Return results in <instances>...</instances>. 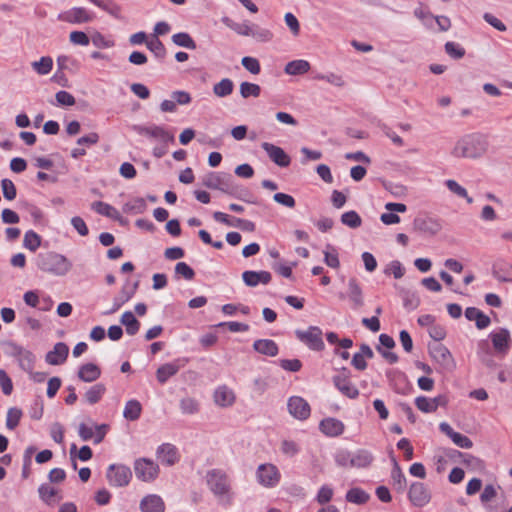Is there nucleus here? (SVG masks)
Segmentation results:
<instances>
[{"label":"nucleus","mask_w":512,"mask_h":512,"mask_svg":"<svg viewBox=\"0 0 512 512\" xmlns=\"http://www.w3.org/2000/svg\"><path fill=\"white\" fill-rule=\"evenodd\" d=\"M488 149L487 138L480 133L465 135L455 144L452 154L462 158H479Z\"/></svg>","instance_id":"1"},{"label":"nucleus","mask_w":512,"mask_h":512,"mask_svg":"<svg viewBox=\"0 0 512 512\" xmlns=\"http://www.w3.org/2000/svg\"><path fill=\"white\" fill-rule=\"evenodd\" d=\"M36 266L44 272L64 276L71 270L72 262L62 254L47 251L37 255Z\"/></svg>","instance_id":"2"},{"label":"nucleus","mask_w":512,"mask_h":512,"mask_svg":"<svg viewBox=\"0 0 512 512\" xmlns=\"http://www.w3.org/2000/svg\"><path fill=\"white\" fill-rule=\"evenodd\" d=\"M206 480L209 489L215 496L225 500L228 504L231 503L232 495L230 493V480L223 470L212 469L208 471Z\"/></svg>","instance_id":"3"},{"label":"nucleus","mask_w":512,"mask_h":512,"mask_svg":"<svg viewBox=\"0 0 512 512\" xmlns=\"http://www.w3.org/2000/svg\"><path fill=\"white\" fill-rule=\"evenodd\" d=\"M230 179L231 175L229 174L209 172L203 177L202 184L209 189L220 190L248 203H256L254 200L246 199L242 195H237L230 184Z\"/></svg>","instance_id":"4"},{"label":"nucleus","mask_w":512,"mask_h":512,"mask_svg":"<svg viewBox=\"0 0 512 512\" xmlns=\"http://www.w3.org/2000/svg\"><path fill=\"white\" fill-rule=\"evenodd\" d=\"M350 378L351 371L347 368H342L338 374L332 377V382L342 395L350 399H356L359 396V390Z\"/></svg>","instance_id":"5"},{"label":"nucleus","mask_w":512,"mask_h":512,"mask_svg":"<svg viewBox=\"0 0 512 512\" xmlns=\"http://www.w3.org/2000/svg\"><path fill=\"white\" fill-rule=\"evenodd\" d=\"M159 466L153 460L140 458L134 462V472L137 479L143 482H153L159 475Z\"/></svg>","instance_id":"6"},{"label":"nucleus","mask_w":512,"mask_h":512,"mask_svg":"<svg viewBox=\"0 0 512 512\" xmlns=\"http://www.w3.org/2000/svg\"><path fill=\"white\" fill-rule=\"evenodd\" d=\"M430 356L446 371H453L456 367L455 360L449 349L442 343L430 344Z\"/></svg>","instance_id":"7"},{"label":"nucleus","mask_w":512,"mask_h":512,"mask_svg":"<svg viewBox=\"0 0 512 512\" xmlns=\"http://www.w3.org/2000/svg\"><path fill=\"white\" fill-rule=\"evenodd\" d=\"M295 335L302 343L311 350L322 351L325 347L322 339V330L317 326H310L308 330H296Z\"/></svg>","instance_id":"8"},{"label":"nucleus","mask_w":512,"mask_h":512,"mask_svg":"<svg viewBox=\"0 0 512 512\" xmlns=\"http://www.w3.org/2000/svg\"><path fill=\"white\" fill-rule=\"evenodd\" d=\"M95 14L84 7H73L58 14L57 19L69 24H84L93 21Z\"/></svg>","instance_id":"9"},{"label":"nucleus","mask_w":512,"mask_h":512,"mask_svg":"<svg viewBox=\"0 0 512 512\" xmlns=\"http://www.w3.org/2000/svg\"><path fill=\"white\" fill-rule=\"evenodd\" d=\"M108 431V425L107 424H99L95 425L94 427H90L86 425L85 423H81L78 427V434L79 437L83 441H89L93 440L94 444L101 443Z\"/></svg>","instance_id":"10"},{"label":"nucleus","mask_w":512,"mask_h":512,"mask_svg":"<svg viewBox=\"0 0 512 512\" xmlns=\"http://www.w3.org/2000/svg\"><path fill=\"white\" fill-rule=\"evenodd\" d=\"M133 129L138 132L140 135L158 139L164 144L169 142L174 143L175 138L174 135L167 130H165L161 126L151 125V126H134Z\"/></svg>","instance_id":"11"},{"label":"nucleus","mask_w":512,"mask_h":512,"mask_svg":"<svg viewBox=\"0 0 512 512\" xmlns=\"http://www.w3.org/2000/svg\"><path fill=\"white\" fill-rule=\"evenodd\" d=\"M257 479L265 487H274L280 481V473L273 464H261L257 469Z\"/></svg>","instance_id":"12"},{"label":"nucleus","mask_w":512,"mask_h":512,"mask_svg":"<svg viewBox=\"0 0 512 512\" xmlns=\"http://www.w3.org/2000/svg\"><path fill=\"white\" fill-rule=\"evenodd\" d=\"M408 497L414 506L424 507L430 502L431 494L424 483L414 482L410 486Z\"/></svg>","instance_id":"13"},{"label":"nucleus","mask_w":512,"mask_h":512,"mask_svg":"<svg viewBox=\"0 0 512 512\" xmlns=\"http://www.w3.org/2000/svg\"><path fill=\"white\" fill-rule=\"evenodd\" d=\"M289 413L298 420H306L310 416L309 403L299 396H292L287 403Z\"/></svg>","instance_id":"14"},{"label":"nucleus","mask_w":512,"mask_h":512,"mask_svg":"<svg viewBox=\"0 0 512 512\" xmlns=\"http://www.w3.org/2000/svg\"><path fill=\"white\" fill-rule=\"evenodd\" d=\"M261 147L276 165L280 167H287L290 165L291 159L281 147L268 142H263Z\"/></svg>","instance_id":"15"},{"label":"nucleus","mask_w":512,"mask_h":512,"mask_svg":"<svg viewBox=\"0 0 512 512\" xmlns=\"http://www.w3.org/2000/svg\"><path fill=\"white\" fill-rule=\"evenodd\" d=\"M413 225L415 230L430 236L436 235L442 229L441 222L431 217H416Z\"/></svg>","instance_id":"16"},{"label":"nucleus","mask_w":512,"mask_h":512,"mask_svg":"<svg viewBox=\"0 0 512 512\" xmlns=\"http://www.w3.org/2000/svg\"><path fill=\"white\" fill-rule=\"evenodd\" d=\"M107 478L113 486H125L128 484V468L124 465L112 464L108 468Z\"/></svg>","instance_id":"17"},{"label":"nucleus","mask_w":512,"mask_h":512,"mask_svg":"<svg viewBox=\"0 0 512 512\" xmlns=\"http://www.w3.org/2000/svg\"><path fill=\"white\" fill-rule=\"evenodd\" d=\"M156 455L160 462L167 466L176 464L180 459L177 448L170 443L160 445L157 448Z\"/></svg>","instance_id":"18"},{"label":"nucleus","mask_w":512,"mask_h":512,"mask_svg":"<svg viewBox=\"0 0 512 512\" xmlns=\"http://www.w3.org/2000/svg\"><path fill=\"white\" fill-rule=\"evenodd\" d=\"M69 354V347L64 342H58L54 345L53 349L45 356V361L50 365L63 364Z\"/></svg>","instance_id":"19"},{"label":"nucleus","mask_w":512,"mask_h":512,"mask_svg":"<svg viewBox=\"0 0 512 512\" xmlns=\"http://www.w3.org/2000/svg\"><path fill=\"white\" fill-rule=\"evenodd\" d=\"M347 298L353 309H359L364 305L363 291L356 278H350L348 281Z\"/></svg>","instance_id":"20"},{"label":"nucleus","mask_w":512,"mask_h":512,"mask_svg":"<svg viewBox=\"0 0 512 512\" xmlns=\"http://www.w3.org/2000/svg\"><path fill=\"white\" fill-rule=\"evenodd\" d=\"M344 424L342 421L328 417L323 419L319 424L320 431L329 436V437H337L344 432Z\"/></svg>","instance_id":"21"},{"label":"nucleus","mask_w":512,"mask_h":512,"mask_svg":"<svg viewBox=\"0 0 512 512\" xmlns=\"http://www.w3.org/2000/svg\"><path fill=\"white\" fill-rule=\"evenodd\" d=\"M271 273L268 271H244L242 279L244 283L249 287H255L258 284H268L271 281Z\"/></svg>","instance_id":"22"},{"label":"nucleus","mask_w":512,"mask_h":512,"mask_svg":"<svg viewBox=\"0 0 512 512\" xmlns=\"http://www.w3.org/2000/svg\"><path fill=\"white\" fill-rule=\"evenodd\" d=\"M492 275L499 282H512V264L504 260L496 261L492 266Z\"/></svg>","instance_id":"23"},{"label":"nucleus","mask_w":512,"mask_h":512,"mask_svg":"<svg viewBox=\"0 0 512 512\" xmlns=\"http://www.w3.org/2000/svg\"><path fill=\"white\" fill-rule=\"evenodd\" d=\"M490 338L496 351L506 352L509 349L511 338L507 329L501 328L498 332H492Z\"/></svg>","instance_id":"24"},{"label":"nucleus","mask_w":512,"mask_h":512,"mask_svg":"<svg viewBox=\"0 0 512 512\" xmlns=\"http://www.w3.org/2000/svg\"><path fill=\"white\" fill-rule=\"evenodd\" d=\"M140 509L142 512H164L165 504L160 496L151 494L141 500Z\"/></svg>","instance_id":"25"},{"label":"nucleus","mask_w":512,"mask_h":512,"mask_svg":"<svg viewBox=\"0 0 512 512\" xmlns=\"http://www.w3.org/2000/svg\"><path fill=\"white\" fill-rule=\"evenodd\" d=\"M391 461L393 464L392 471H391L392 485L396 491H398L400 493L404 492L406 489V484H407L406 477L403 474L401 467L394 456H391Z\"/></svg>","instance_id":"26"},{"label":"nucleus","mask_w":512,"mask_h":512,"mask_svg":"<svg viewBox=\"0 0 512 512\" xmlns=\"http://www.w3.org/2000/svg\"><path fill=\"white\" fill-rule=\"evenodd\" d=\"M253 349L256 352L269 357H275L279 352L277 343L271 339L255 340L253 343Z\"/></svg>","instance_id":"27"},{"label":"nucleus","mask_w":512,"mask_h":512,"mask_svg":"<svg viewBox=\"0 0 512 512\" xmlns=\"http://www.w3.org/2000/svg\"><path fill=\"white\" fill-rule=\"evenodd\" d=\"M465 317L469 321H475L476 327L480 330L487 328L491 323L489 316L476 307L466 308Z\"/></svg>","instance_id":"28"},{"label":"nucleus","mask_w":512,"mask_h":512,"mask_svg":"<svg viewBox=\"0 0 512 512\" xmlns=\"http://www.w3.org/2000/svg\"><path fill=\"white\" fill-rule=\"evenodd\" d=\"M101 375L100 368L94 363H86L79 367L78 377L83 382H94Z\"/></svg>","instance_id":"29"},{"label":"nucleus","mask_w":512,"mask_h":512,"mask_svg":"<svg viewBox=\"0 0 512 512\" xmlns=\"http://www.w3.org/2000/svg\"><path fill=\"white\" fill-rule=\"evenodd\" d=\"M181 366L178 361L165 363L161 365L156 371V378L160 384H165L169 378L176 375Z\"/></svg>","instance_id":"30"},{"label":"nucleus","mask_w":512,"mask_h":512,"mask_svg":"<svg viewBox=\"0 0 512 512\" xmlns=\"http://www.w3.org/2000/svg\"><path fill=\"white\" fill-rule=\"evenodd\" d=\"M215 403L221 407L231 406L235 402V394L227 386L218 387L214 392Z\"/></svg>","instance_id":"31"},{"label":"nucleus","mask_w":512,"mask_h":512,"mask_svg":"<svg viewBox=\"0 0 512 512\" xmlns=\"http://www.w3.org/2000/svg\"><path fill=\"white\" fill-rule=\"evenodd\" d=\"M352 457V467L355 468H367L374 460L373 454L366 449H358L352 453Z\"/></svg>","instance_id":"32"},{"label":"nucleus","mask_w":512,"mask_h":512,"mask_svg":"<svg viewBox=\"0 0 512 512\" xmlns=\"http://www.w3.org/2000/svg\"><path fill=\"white\" fill-rule=\"evenodd\" d=\"M345 499L349 503L363 505L368 502L370 495L362 488L353 487L347 491Z\"/></svg>","instance_id":"33"},{"label":"nucleus","mask_w":512,"mask_h":512,"mask_svg":"<svg viewBox=\"0 0 512 512\" xmlns=\"http://www.w3.org/2000/svg\"><path fill=\"white\" fill-rule=\"evenodd\" d=\"M310 70V63L306 60H293L285 65L284 72L288 75H302Z\"/></svg>","instance_id":"34"},{"label":"nucleus","mask_w":512,"mask_h":512,"mask_svg":"<svg viewBox=\"0 0 512 512\" xmlns=\"http://www.w3.org/2000/svg\"><path fill=\"white\" fill-rule=\"evenodd\" d=\"M106 391L102 383H97L91 386L85 393V399L89 404H96L101 400Z\"/></svg>","instance_id":"35"},{"label":"nucleus","mask_w":512,"mask_h":512,"mask_svg":"<svg viewBox=\"0 0 512 512\" xmlns=\"http://www.w3.org/2000/svg\"><path fill=\"white\" fill-rule=\"evenodd\" d=\"M172 42L179 47H184L191 50H194L197 47L195 41L187 32H179L174 34L172 36Z\"/></svg>","instance_id":"36"},{"label":"nucleus","mask_w":512,"mask_h":512,"mask_svg":"<svg viewBox=\"0 0 512 512\" xmlns=\"http://www.w3.org/2000/svg\"><path fill=\"white\" fill-rule=\"evenodd\" d=\"M234 84L229 78H224L213 86V93L218 97H227L233 92Z\"/></svg>","instance_id":"37"},{"label":"nucleus","mask_w":512,"mask_h":512,"mask_svg":"<svg viewBox=\"0 0 512 512\" xmlns=\"http://www.w3.org/2000/svg\"><path fill=\"white\" fill-rule=\"evenodd\" d=\"M222 21L227 27H229L239 35L250 36L251 34L252 24L250 25L248 23H237L228 17H224Z\"/></svg>","instance_id":"38"},{"label":"nucleus","mask_w":512,"mask_h":512,"mask_svg":"<svg viewBox=\"0 0 512 512\" xmlns=\"http://www.w3.org/2000/svg\"><path fill=\"white\" fill-rule=\"evenodd\" d=\"M41 245V237L34 231V230H28L26 231L23 239V246L32 251L35 252Z\"/></svg>","instance_id":"39"},{"label":"nucleus","mask_w":512,"mask_h":512,"mask_svg":"<svg viewBox=\"0 0 512 512\" xmlns=\"http://www.w3.org/2000/svg\"><path fill=\"white\" fill-rule=\"evenodd\" d=\"M250 36L254 38L257 42H269L273 39V33L267 29L262 28L257 24H252L251 34Z\"/></svg>","instance_id":"40"},{"label":"nucleus","mask_w":512,"mask_h":512,"mask_svg":"<svg viewBox=\"0 0 512 512\" xmlns=\"http://www.w3.org/2000/svg\"><path fill=\"white\" fill-rule=\"evenodd\" d=\"M32 67L39 75H47L53 68V60L49 56H43L38 61H34Z\"/></svg>","instance_id":"41"},{"label":"nucleus","mask_w":512,"mask_h":512,"mask_svg":"<svg viewBox=\"0 0 512 512\" xmlns=\"http://www.w3.org/2000/svg\"><path fill=\"white\" fill-rule=\"evenodd\" d=\"M91 208L96 213L110 218H115L118 214L114 207L102 201H95L92 203Z\"/></svg>","instance_id":"42"},{"label":"nucleus","mask_w":512,"mask_h":512,"mask_svg":"<svg viewBox=\"0 0 512 512\" xmlns=\"http://www.w3.org/2000/svg\"><path fill=\"white\" fill-rule=\"evenodd\" d=\"M23 413L22 410L17 407H11L7 411L6 416V427L9 430H14L20 423Z\"/></svg>","instance_id":"43"},{"label":"nucleus","mask_w":512,"mask_h":512,"mask_svg":"<svg viewBox=\"0 0 512 512\" xmlns=\"http://www.w3.org/2000/svg\"><path fill=\"white\" fill-rule=\"evenodd\" d=\"M180 409L183 414H195L199 411L200 404L193 397H183L180 400Z\"/></svg>","instance_id":"44"},{"label":"nucleus","mask_w":512,"mask_h":512,"mask_svg":"<svg viewBox=\"0 0 512 512\" xmlns=\"http://www.w3.org/2000/svg\"><path fill=\"white\" fill-rule=\"evenodd\" d=\"M147 48L155 55L156 58L164 59L166 56V48L157 36L146 42Z\"/></svg>","instance_id":"45"},{"label":"nucleus","mask_w":512,"mask_h":512,"mask_svg":"<svg viewBox=\"0 0 512 512\" xmlns=\"http://www.w3.org/2000/svg\"><path fill=\"white\" fill-rule=\"evenodd\" d=\"M341 222L350 228H358L362 224V219L356 211H348L342 214Z\"/></svg>","instance_id":"46"},{"label":"nucleus","mask_w":512,"mask_h":512,"mask_svg":"<svg viewBox=\"0 0 512 512\" xmlns=\"http://www.w3.org/2000/svg\"><path fill=\"white\" fill-rule=\"evenodd\" d=\"M445 185L452 193L465 198L467 203L471 204L473 202V198L468 195L467 190L455 180L449 179L445 182Z\"/></svg>","instance_id":"47"},{"label":"nucleus","mask_w":512,"mask_h":512,"mask_svg":"<svg viewBox=\"0 0 512 512\" xmlns=\"http://www.w3.org/2000/svg\"><path fill=\"white\" fill-rule=\"evenodd\" d=\"M19 366L26 372H31L34 367L35 363V355L29 351L25 350L22 352V354L18 357Z\"/></svg>","instance_id":"48"},{"label":"nucleus","mask_w":512,"mask_h":512,"mask_svg":"<svg viewBox=\"0 0 512 512\" xmlns=\"http://www.w3.org/2000/svg\"><path fill=\"white\" fill-rule=\"evenodd\" d=\"M261 93V88L258 84L250 83V82H242L240 84V94L243 98L248 97H259Z\"/></svg>","instance_id":"49"},{"label":"nucleus","mask_w":512,"mask_h":512,"mask_svg":"<svg viewBox=\"0 0 512 512\" xmlns=\"http://www.w3.org/2000/svg\"><path fill=\"white\" fill-rule=\"evenodd\" d=\"M324 262L326 265L334 269L339 268L340 266L338 253L335 248L329 244L326 246V250L324 251Z\"/></svg>","instance_id":"50"},{"label":"nucleus","mask_w":512,"mask_h":512,"mask_svg":"<svg viewBox=\"0 0 512 512\" xmlns=\"http://www.w3.org/2000/svg\"><path fill=\"white\" fill-rule=\"evenodd\" d=\"M445 52L453 59H461L465 55V49L456 42H446Z\"/></svg>","instance_id":"51"},{"label":"nucleus","mask_w":512,"mask_h":512,"mask_svg":"<svg viewBox=\"0 0 512 512\" xmlns=\"http://www.w3.org/2000/svg\"><path fill=\"white\" fill-rule=\"evenodd\" d=\"M1 188H2V192H3V196L6 200L11 201L16 198L17 190H16V187L12 180L7 179V178L2 179Z\"/></svg>","instance_id":"52"},{"label":"nucleus","mask_w":512,"mask_h":512,"mask_svg":"<svg viewBox=\"0 0 512 512\" xmlns=\"http://www.w3.org/2000/svg\"><path fill=\"white\" fill-rule=\"evenodd\" d=\"M405 269L402 264L398 260H393L389 263V265L385 268L384 273L386 275L393 274L395 279H400L404 276Z\"/></svg>","instance_id":"53"},{"label":"nucleus","mask_w":512,"mask_h":512,"mask_svg":"<svg viewBox=\"0 0 512 512\" xmlns=\"http://www.w3.org/2000/svg\"><path fill=\"white\" fill-rule=\"evenodd\" d=\"M175 274L182 276L186 280H192L195 277L194 270L185 262H178L175 266Z\"/></svg>","instance_id":"54"},{"label":"nucleus","mask_w":512,"mask_h":512,"mask_svg":"<svg viewBox=\"0 0 512 512\" xmlns=\"http://www.w3.org/2000/svg\"><path fill=\"white\" fill-rule=\"evenodd\" d=\"M55 99L58 106H73L76 102L74 96L65 90L58 91Z\"/></svg>","instance_id":"55"},{"label":"nucleus","mask_w":512,"mask_h":512,"mask_svg":"<svg viewBox=\"0 0 512 512\" xmlns=\"http://www.w3.org/2000/svg\"><path fill=\"white\" fill-rule=\"evenodd\" d=\"M352 453L347 450H340L335 455V462L340 467H352Z\"/></svg>","instance_id":"56"},{"label":"nucleus","mask_w":512,"mask_h":512,"mask_svg":"<svg viewBox=\"0 0 512 512\" xmlns=\"http://www.w3.org/2000/svg\"><path fill=\"white\" fill-rule=\"evenodd\" d=\"M333 497V489L328 485H323L320 487L316 500L319 504L324 505L331 501Z\"/></svg>","instance_id":"57"},{"label":"nucleus","mask_w":512,"mask_h":512,"mask_svg":"<svg viewBox=\"0 0 512 512\" xmlns=\"http://www.w3.org/2000/svg\"><path fill=\"white\" fill-rule=\"evenodd\" d=\"M241 63L243 67L248 70L252 74H259L260 73V63L259 61L254 57L245 56L242 58Z\"/></svg>","instance_id":"58"},{"label":"nucleus","mask_w":512,"mask_h":512,"mask_svg":"<svg viewBox=\"0 0 512 512\" xmlns=\"http://www.w3.org/2000/svg\"><path fill=\"white\" fill-rule=\"evenodd\" d=\"M415 405L423 413L435 412V407L432 405L431 399L425 396H418L415 399Z\"/></svg>","instance_id":"59"},{"label":"nucleus","mask_w":512,"mask_h":512,"mask_svg":"<svg viewBox=\"0 0 512 512\" xmlns=\"http://www.w3.org/2000/svg\"><path fill=\"white\" fill-rule=\"evenodd\" d=\"M0 387L4 395H10L13 391L12 380L3 369H0Z\"/></svg>","instance_id":"60"},{"label":"nucleus","mask_w":512,"mask_h":512,"mask_svg":"<svg viewBox=\"0 0 512 512\" xmlns=\"http://www.w3.org/2000/svg\"><path fill=\"white\" fill-rule=\"evenodd\" d=\"M273 199L278 204L288 208H294L296 205V201L291 195L282 192L275 193Z\"/></svg>","instance_id":"61"},{"label":"nucleus","mask_w":512,"mask_h":512,"mask_svg":"<svg viewBox=\"0 0 512 512\" xmlns=\"http://www.w3.org/2000/svg\"><path fill=\"white\" fill-rule=\"evenodd\" d=\"M279 366L286 371L298 372L302 363L299 359H281L279 360Z\"/></svg>","instance_id":"62"},{"label":"nucleus","mask_w":512,"mask_h":512,"mask_svg":"<svg viewBox=\"0 0 512 512\" xmlns=\"http://www.w3.org/2000/svg\"><path fill=\"white\" fill-rule=\"evenodd\" d=\"M284 20L286 25L289 27L291 33L294 36H298L300 33V24L296 16L291 12H288L285 14Z\"/></svg>","instance_id":"63"},{"label":"nucleus","mask_w":512,"mask_h":512,"mask_svg":"<svg viewBox=\"0 0 512 512\" xmlns=\"http://www.w3.org/2000/svg\"><path fill=\"white\" fill-rule=\"evenodd\" d=\"M38 492H39L40 498L44 502L48 503L56 495L57 490L48 484H42V485H40Z\"/></svg>","instance_id":"64"}]
</instances>
